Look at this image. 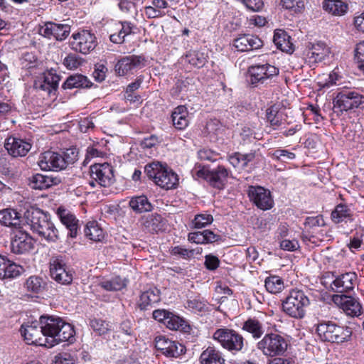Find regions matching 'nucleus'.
I'll use <instances>...</instances> for the list:
<instances>
[{
    "instance_id": "1",
    "label": "nucleus",
    "mask_w": 364,
    "mask_h": 364,
    "mask_svg": "<svg viewBox=\"0 0 364 364\" xmlns=\"http://www.w3.org/2000/svg\"><path fill=\"white\" fill-rule=\"evenodd\" d=\"M39 321L44 336V341L48 344V348L73 339L75 335L73 327L61 318L42 316Z\"/></svg>"
},
{
    "instance_id": "2",
    "label": "nucleus",
    "mask_w": 364,
    "mask_h": 364,
    "mask_svg": "<svg viewBox=\"0 0 364 364\" xmlns=\"http://www.w3.org/2000/svg\"><path fill=\"white\" fill-rule=\"evenodd\" d=\"M24 222L31 230L48 241L58 239V231L48 216L39 208L31 207L23 215Z\"/></svg>"
},
{
    "instance_id": "3",
    "label": "nucleus",
    "mask_w": 364,
    "mask_h": 364,
    "mask_svg": "<svg viewBox=\"0 0 364 364\" xmlns=\"http://www.w3.org/2000/svg\"><path fill=\"white\" fill-rule=\"evenodd\" d=\"M144 172L156 185L166 190L175 188L178 183V175L159 162H153L146 165Z\"/></svg>"
},
{
    "instance_id": "4",
    "label": "nucleus",
    "mask_w": 364,
    "mask_h": 364,
    "mask_svg": "<svg viewBox=\"0 0 364 364\" xmlns=\"http://www.w3.org/2000/svg\"><path fill=\"white\" fill-rule=\"evenodd\" d=\"M318 337L323 341L342 343L350 340L352 330L347 326H340L332 321L319 323L316 327Z\"/></svg>"
},
{
    "instance_id": "5",
    "label": "nucleus",
    "mask_w": 364,
    "mask_h": 364,
    "mask_svg": "<svg viewBox=\"0 0 364 364\" xmlns=\"http://www.w3.org/2000/svg\"><path fill=\"white\" fill-rule=\"evenodd\" d=\"M309 304V299L302 290L293 289L283 300L282 309L292 318H301L305 316L306 308Z\"/></svg>"
},
{
    "instance_id": "6",
    "label": "nucleus",
    "mask_w": 364,
    "mask_h": 364,
    "mask_svg": "<svg viewBox=\"0 0 364 364\" xmlns=\"http://www.w3.org/2000/svg\"><path fill=\"white\" fill-rule=\"evenodd\" d=\"M213 339L217 341L225 350L235 353L244 348L243 336L234 329L218 328L213 334Z\"/></svg>"
},
{
    "instance_id": "7",
    "label": "nucleus",
    "mask_w": 364,
    "mask_h": 364,
    "mask_svg": "<svg viewBox=\"0 0 364 364\" xmlns=\"http://www.w3.org/2000/svg\"><path fill=\"white\" fill-rule=\"evenodd\" d=\"M287 341L277 333H269L257 343V348L266 356L274 357L283 355L287 349Z\"/></svg>"
},
{
    "instance_id": "8",
    "label": "nucleus",
    "mask_w": 364,
    "mask_h": 364,
    "mask_svg": "<svg viewBox=\"0 0 364 364\" xmlns=\"http://www.w3.org/2000/svg\"><path fill=\"white\" fill-rule=\"evenodd\" d=\"M90 180L89 184L91 187L99 185L101 187H109L114 181V170L107 163L95 164L90 168Z\"/></svg>"
},
{
    "instance_id": "9",
    "label": "nucleus",
    "mask_w": 364,
    "mask_h": 364,
    "mask_svg": "<svg viewBox=\"0 0 364 364\" xmlns=\"http://www.w3.org/2000/svg\"><path fill=\"white\" fill-rule=\"evenodd\" d=\"M69 43L73 50L83 55L89 54L97 45L95 36L87 30L73 33Z\"/></svg>"
},
{
    "instance_id": "10",
    "label": "nucleus",
    "mask_w": 364,
    "mask_h": 364,
    "mask_svg": "<svg viewBox=\"0 0 364 364\" xmlns=\"http://www.w3.org/2000/svg\"><path fill=\"white\" fill-rule=\"evenodd\" d=\"M364 102V96L356 91L344 90L338 93L333 100L335 112H347L358 108Z\"/></svg>"
},
{
    "instance_id": "11",
    "label": "nucleus",
    "mask_w": 364,
    "mask_h": 364,
    "mask_svg": "<svg viewBox=\"0 0 364 364\" xmlns=\"http://www.w3.org/2000/svg\"><path fill=\"white\" fill-rule=\"evenodd\" d=\"M249 81L255 86L267 84L268 80L279 74V69L270 64L255 65L249 68Z\"/></svg>"
},
{
    "instance_id": "12",
    "label": "nucleus",
    "mask_w": 364,
    "mask_h": 364,
    "mask_svg": "<svg viewBox=\"0 0 364 364\" xmlns=\"http://www.w3.org/2000/svg\"><path fill=\"white\" fill-rule=\"evenodd\" d=\"M50 273L52 279L63 285L70 284L73 279L72 272L66 267L61 256L50 259Z\"/></svg>"
},
{
    "instance_id": "13",
    "label": "nucleus",
    "mask_w": 364,
    "mask_h": 364,
    "mask_svg": "<svg viewBox=\"0 0 364 364\" xmlns=\"http://www.w3.org/2000/svg\"><path fill=\"white\" fill-rule=\"evenodd\" d=\"M250 200L259 209L267 210L274 205V200L271 192L259 186H250L248 188Z\"/></svg>"
},
{
    "instance_id": "14",
    "label": "nucleus",
    "mask_w": 364,
    "mask_h": 364,
    "mask_svg": "<svg viewBox=\"0 0 364 364\" xmlns=\"http://www.w3.org/2000/svg\"><path fill=\"white\" fill-rule=\"evenodd\" d=\"M41 327L40 321H35L31 323H28L21 326V335L28 344L45 346L48 347V344L44 341V336Z\"/></svg>"
},
{
    "instance_id": "15",
    "label": "nucleus",
    "mask_w": 364,
    "mask_h": 364,
    "mask_svg": "<svg viewBox=\"0 0 364 364\" xmlns=\"http://www.w3.org/2000/svg\"><path fill=\"white\" fill-rule=\"evenodd\" d=\"M358 276L354 272L338 275L332 282V290L338 293H350L358 285Z\"/></svg>"
},
{
    "instance_id": "16",
    "label": "nucleus",
    "mask_w": 364,
    "mask_h": 364,
    "mask_svg": "<svg viewBox=\"0 0 364 364\" xmlns=\"http://www.w3.org/2000/svg\"><path fill=\"white\" fill-rule=\"evenodd\" d=\"M34 247L33 238L21 229L14 232L11 242V251L15 254H25Z\"/></svg>"
},
{
    "instance_id": "17",
    "label": "nucleus",
    "mask_w": 364,
    "mask_h": 364,
    "mask_svg": "<svg viewBox=\"0 0 364 364\" xmlns=\"http://www.w3.org/2000/svg\"><path fill=\"white\" fill-rule=\"evenodd\" d=\"M155 346L168 357L177 358L185 353L186 348L182 344L159 336L155 338Z\"/></svg>"
},
{
    "instance_id": "18",
    "label": "nucleus",
    "mask_w": 364,
    "mask_h": 364,
    "mask_svg": "<svg viewBox=\"0 0 364 364\" xmlns=\"http://www.w3.org/2000/svg\"><path fill=\"white\" fill-rule=\"evenodd\" d=\"M38 166L44 171H58L65 168V161L62 154L48 151L39 156Z\"/></svg>"
},
{
    "instance_id": "19",
    "label": "nucleus",
    "mask_w": 364,
    "mask_h": 364,
    "mask_svg": "<svg viewBox=\"0 0 364 364\" xmlns=\"http://www.w3.org/2000/svg\"><path fill=\"white\" fill-rule=\"evenodd\" d=\"M39 33L44 37L57 41H63L70 33V26L68 24L47 22L39 29Z\"/></svg>"
},
{
    "instance_id": "20",
    "label": "nucleus",
    "mask_w": 364,
    "mask_h": 364,
    "mask_svg": "<svg viewBox=\"0 0 364 364\" xmlns=\"http://www.w3.org/2000/svg\"><path fill=\"white\" fill-rule=\"evenodd\" d=\"M144 66V58L140 55H129L122 58L115 65V70L120 76Z\"/></svg>"
},
{
    "instance_id": "21",
    "label": "nucleus",
    "mask_w": 364,
    "mask_h": 364,
    "mask_svg": "<svg viewBox=\"0 0 364 364\" xmlns=\"http://www.w3.org/2000/svg\"><path fill=\"white\" fill-rule=\"evenodd\" d=\"M4 147L9 155L18 157L26 156L30 151L31 144L24 139L9 136L5 141Z\"/></svg>"
},
{
    "instance_id": "22",
    "label": "nucleus",
    "mask_w": 364,
    "mask_h": 364,
    "mask_svg": "<svg viewBox=\"0 0 364 364\" xmlns=\"http://www.w3.org/2000/svg\"><path fill=\"white\" fill-rule=\"evenodd\" d=\"M24 269L0 255V279H13L21 274Z\"/></svg>"
},
{
    "instance_id": "23",
    "label": "nucleus",
    "mask_w": 364,
    "mask_h": 364,
    "mask_svg": "<svg viewBox=\"0 0 364 364\" xmlns=\"http://www.w3.org/2000/svg\"><path fill=\"white\" fill-rule=\"evenodd\" d=\"M263 45L262 40L254 35L245 34L235 39L233 46L241 52L258 49Z\"/></svg>"
},
{
    "instance_id": "24",
    "label": "nucleus",
    "mask_w": 364,
    "mask_h": 364,
    "mask_svg": "<svg viewBox=\"0 0 364 364\" xmlns=\"http://www.w3.org/2000/svg\"><path fill=\"white\" fill-rule=\"evenodd\" d=\"M21 215L14 209L6 208L0 211V223L16 229V230L22 229L23 223Z\"/></svg>"
},
{
    "instance_id": "25",
    "label": "nucleus",
    "mask_w": 364,
    "mask_h": 364,
    "mask_svg": "<svg viewBox=\"0 0 364 364\" xmlns=\"http://www.w3.org/2000/svg\"><path fill=\"white\" fill-rule=\"evenodd\" d=\"M330 53V48L323 42H318L309 47L306 53V60L309 63L322 61Z\"/></svg>"
},
{
    "instance_id": "26",
    "label": "nucleus",
    "mask_w": 364,
    "mask_h": 364,
    "mask_svg": "<svg viewBox=\"0 0 364 364\" xmlns=\"http://www.w3.org/2000/svg\"><path fill=\"white\" fill-rule=\"evenodd\" d=\"M333 301L341 304L346 314L351 316H358L360 314L361 306L354 298L346 295H336L333 296Z\"/></svg>"
},
{
    "instance_id": "27",
    "label": "nucleus",
    "mask_w": 364,
    "mask_h": 364,
    "mask_svg": "<svg viewBox=\"0 0 364 364\" xmlns=\"http://www.w3.org/2000/svg\"><path fill=\"white\" fill-rule=\"evenodd\" d=\"M58 218L61 223L66 227L70 231V236L71 237H75L77 233L78 229V220L68 210L59 207L56 212Z\"/></svg>"
},
{
    "instance_id": "28",
    "label": "nucleus",
    "mask_w": 364,
    "mask_h": 364,
    "mask_svg": "<svg viewBox=\"0 0 364 364\" xmlns=\"http://www.w3.org/2000/svg\"><path fill=\"white\" fill-rule=\"evenodd\" d=\"M59 81L58 75L48 73L36 81L34 85L36 88L47 92L49 96H53L55 95Z\"/></svg>"
},
{
    "instance_id": "29",
    "label": "nucleus",
    "mask_w": 364,
    "mask_h": 364,
    "mask_svg": "<svg viewBox=\"0 0 364 364\" xmlns=\"http://www.w3.org/2000/svg\"><path fill=\"white\" fill-rule=\"evenodd\" d=\"M200 364H225L223 353L214 346H208L201 353Z\"/></svg>"
},
{
    "instance_id": "30",
    "label": "nucleus",
    "mask_w": 364,
    "mask_h": 364,
    "mask_svg": "<svg viewBox=\"0 0 364 364\" xmlns=\"http://www.w3.org/2000/svg\"><path fill=\"white\" fill-rule=\"evenodd\" d=\"M189 241L196 244L212 243L220 240V235L214 233L210 230L191 232L188 234Z\"/></svg>"
},
{
    "instance_id": "31",
    "label": "nucleus",
    "mask_w": 364,
    "mask_h": 364,
    "mask_svg": "<svg viewBox=\"0 0 364 364\" xmlns=\"http://www.w3.org/2000/svg\"><path fill=\"white\" fill-rule=\"evenodd\" d=\"M160 299V291L156 288L149 289L141 293L138 305L141 310H146Z\"/></svg>"
},
{
    "instance_id": "32",
    "label": "nucleus",
    "mask_w": 364,
    "mask_h": 364,
    "mask_svg": "<svg viewBox=\"0 0 364 364\" xmlns=\"http://www.w3.org/2000/svg\"><path fill=\"white\" fill-rule=\"evenodd\" d=\"M273 41L277 48L283 52L291 53L293 51V43L291 42V37L284 30H276L274 31Z\"/></svg>"
},
{
    "instance_id": "33",
    "label": "nucleus",
    "mask_w": 364,
    "mask_h": 364,
    "mask_svg": "<svg viewBox=\"0 0 364 364\" xmlns=\"http://www.w3.org/2000/svg\"><path fill=\"white\" fill-rule=\"evenodd\" d=\"M174 127L178 129H185L189 124L188 113L185 106H178L171 115Z\"/></svg>"
},
{
    "instance_id": "34",
    "label": "nucleus",
    "mask_w": 364,
    "mask_h": 364,
    "mask_svg": "<svg viewBox=\"0 0 364 364\" xmlns=\"http://www.w3.org/2000/svg\"><path fill=\"white\" fill-rule=\"evenodd\" d=\"M228 176V171L223 166H218L217 169L210 171L209 183L214 188H223Z\"/></svg>"
},
{
    "instance_id": "35",
    "label": "nucleus",
    "mask_w": 364,
    "mask_h": 364,
    "mask_svg": "<svg viewBox=\"0 0 364 364\" xmlns=\"http://www.w3.org/2000/svg\"><path fill=\"white\" fill-rule=\"evenodd\" d=\"M331 218L332 221L336 224L342 223L346 220H353L350 209L346 205L341 203L336 206L335 209L331 213Z\"/></svg>"
},
{
    "instance_id": "36",
    "label": "nucleus",
    "mask_w": 364,
    "mask_h": 364,
    "mask_svg": "<svg viewBox=\"0 0 364 364\" xmlns=\"http://www.w3.org/2000/svg\"><path fill=\"white\" fill-rule=\"evenodd\" d=\"M129 204L134 211L139 213L149 212L152 210V205L147 197L144 195L132 198Z\"/></svg>"
},
{
    "instance_id": "37",
    "label": "nucleus",
    "mask_w": 364,
    "mask_h": 364,
    "mask_svg": "<svg viewBox=\"0 0 364 364\" xmlns=\"http://www.w3.org/2000/svg\"><path fill=\"white\" fill-rule=\"evenodd\" d=\"M323 8L333 15L341 16L346 12L348 5L341 0H325Z\"/></svg>"
},
{
    "instance_id": "38",
    "label": "nucleus",
    "mask_w": 364,
    "mask_h": 364,
    "mask_svg": "<svg viewBox=\"0 0 364 364\" xmlns=\"http://www.w3.org/2000/svg\"><path fill=\"white\" fill-rule=\"evenodd\" d=\"M89 86L90 81L87 77L80 74H77L68 77L63 84L62 88L66 90L77 87H88Z\"/></svg>"
},
{
    "instance_id": "39",
    "label": "nucleus",
    "mask_w": 364,
    "mask_h": 364,
    "mask_svg": "<svg viewBox=\"0 0 364 364\" xmlns=\"http://www.w3.org/2000/svg\"><path fill=\"white\" fill-rule=\"evenodd\" d=\"M57 184V179L51 176L37 173L32 177L31 185L34 189L43 190Z\"/></svg>"
},
{
    "instance_id": "40",
    "label": "nucleus",
    "mask_w": 364,
    "mask_h": 364,
    "mask_svg": "<svg viewBox=\"0 0 364 364\" xmlns=\"http://www.w3.org/2000/svg\"><path fill=\"white\" fill-rule=\"evenodd\" d=\"M85 234L90 240L95 242L102 241L105 237L103 230L96 221H90L87 223Z\"/></svg>"
},
{
    "instance_id": "41",
    "label": "nucleus",
    "mask_w": 364,
    "mask_h": 364,
    "mask_svg": "<svg viewBox=\"0 0 364 364\" xmlns=\"http://www.w3.org/2000/svg\"><path fill=\"white\" fill-rule=\"evenodd\" d=\"M121 28L117 33L111 34L109 39L114 43H122L127 36L132 33L133 25L128 21L120 22Z\"/></svg>"
},
{
    "instance_id": "42",
    "label": "nucleus",
    "mask_w": 364,
    "mask_h": 364,
    "mask_svg": "<svg viewBox=\"0 0 364 364\" xmlns=\"http://www.w3.org/2000/svg\"><path fill=\"white\" fill-rule=\"evenodd\" d=\"M46 284V282L41 277L31 276L26 279L25 287L28 291L38 294L44 290Z\"/></svg>"
},
{
    "instance_id": "43",
    "label": "nucleus",
    "mask_w": 364,
    "mask_h": 364,
    "mask_svg": "<svg viewBox=\"0 0 364 364\" xmlns=\"http://www.w3.org/2000/svg\"><path fill=\"white\" fill-rule=\"evenodd\" d=\"M99 285L107 291H119L125 287L127 284L125 280L119 277H115L100 282Z\"/></svg>"
},
{
    "instance_id": "44",
    "label": "nucleus",
    "mask_w": 364,
    "mask_h": 364,
    "mask_svg": "<svg viewBox=\"0 0 364 364\" xmlns=\"http://www.w3.org/2000/svg\"><path fill=\"white\" fill-rule=\"evenodd\" d=\"M266 117L274 129H277L283 124L282 114L279 112L277 107L274 105L267 109Z\"/></svg>"
},
{
    "instance_id": "45",
    "label": "nucleus",
    "mask_w": 364,
    "mask_h": 364,
    "mask_svg": "<svg viewBox=\"0 0 364 364\" xmlns=\"http://www.w3.org/2000/svg\"><path fill=\"white\" fill-rule=\"evenodd\" d=\"M242 329L249 332L255 338L261 337L264 333L262 324L255 319L250 318L244 323Z\"/></svg>"
},
{
    "instance_id": "46",
    "label": "nucleus",
    "mask_w": 364,
    "mask_h": 364,
    "mask_svg": "<svg viewBox=\"0 0 364 364\" xmlns=\"http://www.w3.org/2000/svg\"><path fill=\"white\" fill-rule=\"evenodd\" d=\"M265 288L266 289L272 293L277 294L284 289V282L278 276H271L265 279Z\"/></svg>"
},
{
    "instance_id": "47",
    "label": "nucleus",
    "mask_w": 364,
    "mask_h": 364,
    "mask_svg": "<svg viewBox=\"0 0 364 364\" xmlns=\"http://www.w3.org/2000/svg\"><path fill=\"white\" fill-rule=\"evenodd\" d=\"M186 61L196 68L203 67L206 62V57L203 53L197 51H190L186 55Z\"/></svg>"
},
{
    "instance_id": "48",
    "label": "nucleus",
    "mask_w": 364,
    "mask_h": 364,
    "mask_svg": "<svg viewBox=\"0 0 364 364\" xmlns=\"http://www.w3.org/2000/svg\"><path fill=\"white\" fill-rule=\"evenodd\" d=\"M145 226L151 232H157L164 228L162 217L158 214H152L145 221Z\"/></svg>"
},
{
    "instance_id": "49",
    "label": "nucleus",
    "mask_w": 364,
    "mask_h": 364,
    "mask_svg": "<svg viewBox=\"0 0 364 364\" xmlns=\"http://www.w3.org/2000/svg\"><path fill=\"white\" fill-rule=\"evenodd\" d=\"M84 63L85 60L73 53L68 54L63 60V65L68 70H75Z\"/></svg>"
},
{
    "instance_id": "50",
    "label": "nucleus",
    "mask_w": 364,
    "mask_h": 364,
    "mask_svg": "<svg viewBox=\"0 0 364 364\" xmlns=\"http://www.w3.org/2000/svg\"><path fill=\"white\" fill-rule=\"evenodd\" d=\"M90 325L92 330L100 336L107 334L111 331L112 328V326L109 322L100 318H93L90 320Z\"/></svg>"
},
{
    "instance_id": "51",
    "label": "nucleus",
    "mask_w": 364,
    "mask_h": 364,
    "mask_svg": "<svg viewBox=\"0 0 364 364\" xmlns=\"http://www.w3.org/2000/svg\"><path fill=\"white\" fill-rule=\"evenodd\" d=\"M185 307L194 313H203L208 311V304L203 299L193 298L188 299L185 305Z\"/></svg>"
},
{
    "instance_id": "52",
    "label": "nucleus",
    "mask_w": 364,
    "mask_h": 364,
    "mask_svg": "<svg viewBox=\"0 0 364 364\" xmlns=\"http://www.w3.org/2000/svg\"><path fill=\"white\" fill-rule=\"evenodd\" d=\"M213 221V217L212 215L207 213H203L198 214L195 216L193 220V224L195 228L200 229L211 224Z\"/></svg>"
},
{
    "instance_id": "53",
    "label": "nucleus",
    "mask_w": 364,
    "mask_h": 364,
    "mask_svg": "<svg viewBox=\"0 0 364 364\" xmlns=\"http://www.w3.org/2000/svg\"><path fill=\"white\" fill-rule=\"evenodd\" d=\"M282 6L294 13H300L304 9V2L303 0H282Z\"/></svg>"
},
{
    "instance_id": "54",
    "label": "nucleus",
    "mask_w": 364,
    "mask_h": 364,
    "mask_svg": "<svg viewBox=\"0 0 364 364\" xmlns=\"http://www.w3.org/2000/svg\"><path fill=\"white\" fill-rule=\"evenodd\" d=\"M165 326L171 330H178L183 328L185 321L179 316L170 312L168 318H166Z\"/></svg>"
},
{
    "instance_id": "55",
    "label": "nucleus",
    "mask_w": 364,
    "mask_h": 364,
    "mask_svg": "<svg viewBox=\"0 0 364 364\" xmlns=\"http://www.w3.org/2000/svg\"><path fill=\"white\" fill-rule=\"evenodd\" d=\"M62 158L65 161V168L68 164H74L78 159V151L76 148L72 147L68 149L63 154Z\"/></svg>"
},
{
    "instance_id": "56",
    "label": "nucleus",
    "mask_w": 364,
    "mask_h": 364,
    "mask_svg": "<svg viewBox=\"0 0 364 364\" xmlns=\"http://www.w3.org/2000/svg\"><path fill=\"white\" fill-rule=\"evenodd\" d=\"M355 52V58L358 62V67L364 73V41L357 44Z\"/></svg>"
},
{
    "instance_id": "57",
    "label": "nucleus",
    "mask_w": 364,
    "mask_h": 364,
    "mask_svg": "<svg viewBox=\"0 0 364 364\" xmlns=\"http://www.w3.org/2000/svg\"><path fill=\"white\" fill-rule=\"evenodd\" d=\"M272 156L274 159L279 160L283 162H286L288 160H292L295 158L296 155L293 152H290L286 149H277L272 153Z\"/></svg>"
},
{
    "instance_id": "58",
    "label": "nucleus",
    "mask_w": 364,
    "mask_h": 364,
    "mask_svg": "<svg viewBox=\"0 0 364 364\" xmlns=\"http://www.w3.org/2000/svg\"><path fill=\"white\" fill-rule=\"evenodd\" d=\"M171 254L181 256L185 259H190L193 257L194 250L186 249L182 246H176L172 249Z\"/></svg>"
},
{
    "instance_id": "59",
    "label": "nucleus",
    "mask_w": 364,
    "mask_h": 364,
    "mask_svg": "<svg viewBox=\"0 0 364 364\" xmlns=\"http://www.w3.org/2000/svg\"><path fill=\"white\" fill-rule=\"evenodd\" d=\"M304 225L306 227L312 228L315 227L324 226L325 223L322 215H317L316 217H307Z\"/></svg>"
},
{
    "instance_id": "60",
    "label": "nucleus",
    "mask_w": 364,
    "mask_h": 364,
    "mask_svg": "<svg viewBox=\"0 0 364 364\" xmlns=\"http://www.w3.org/2000/svg\"><path fill=\"white\" fill-rule=\"evenodd\" d=\"M204 264L208 269L215 270L219 267L220 260L218 257L210 254L205 257Z\"/></svg>"
},
{
    "instance_id": "61",
    "label": "nucleus",
    "mask_w": 364,
    "mask_h": 364,
    "mask_svg": "<svg viewBox=\"0 0 364 364\" xmlns=\"http://www.w3.org/2000/svg\"><path fill=\"white\" fill-rule=\"evenodd\" d=\"M55 364H74L75 359L73 355L68 353H62L55 357Z\"/></svg>"
},
{
    "instance_id": "62",
    "label": "nucleus",
    "mask_w": 364,
    "mask_h": 364,
    "mask_svg": "<svg viewBox=\"0 0 364 364\" xmlns=\"http://www.w3.org/2000/svg\"><path fill=\"white\" fill-rule=\"evenodd\" d=\"M280 247L286 251H295L299 247V245L296 240H283L280 242Z\"/></svg>"
},
{
    "instance_id": "63",
    "label": "nucleus",
    "mask_w": 364,
    "mask_h": 364,
    "mask_svg": "<svg viewBox=\"0 0 364 364\" xmlns=\"http://www.w3.org/2000/svg\"><path fill=\"white\" fill-rule=\"evenodd\" d=\"M198 158L202 161H214L217 154L208 149H201L198 152Z\"/></svg>"
},
{
    "instance_id": "64",
    "label": "nucleus",
    "mask_w": 364,
    "mask_h": 364,
    "mask_svg": "<svg viewBox=\"0 0 364 364\" xmlns=\"http://www.w3.org/2000/svg\"><path fill=\"white\" fill-rule=\"evenodd\" d=\"M119 9L126 14H129L135 10L134 3L128 0H120L119 2Z\"/></svg>"
}]
</instances>
